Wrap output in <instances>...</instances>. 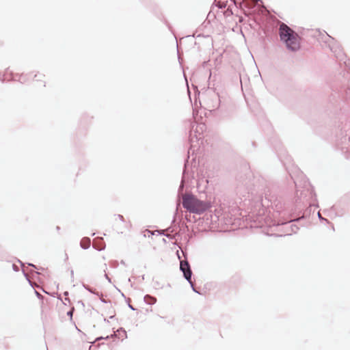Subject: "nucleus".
<instances>
[{
	"instance_id": "nucleus-1",
	"label": "nucleus",
	"mask_w": 350,
	"mask_h": 350,
	"mask_svg": "<svg viewBox=\"0 0 350 350\" xmlns=\"http://www.w3.org/2000/svg\"><path fill=\"white\" fill-rule=\"evenodd\" d=\"M280 38L286 48L291 51H297L300 48V38L298 34L288 27L285 23H282L280 27Z\"/></svg>"
},
{
	"instance_id": "nucleus-2",
	"label": "nucleus",
	"mask_w": 350,
	"mask_h": 350,
	"mask_svg": "<svg viewBox=\"0 0 350 350\" xmlns=\"http://www.w3.org/2000/svg\"><path fill=\"white\" fill-rule=\"evenodd\" d=\"M183 206L188 211L195 214H202L211 206L209 202L202 201L191 194L183 196Z\"/></svg>"
},
{
	"instance_id": "nucleus-3",
	"label": "nucleus",
	"mask_w": 350,
	"mask_h": 350,
	"mask_svg": "<svg viewBox=\"0 0 350 350\" xmlns=\"http://www.w3.org/2000/svg\"><path fill=\"white\" fill-rule=\"evenodd\" d=\"M180 269L183 272L185 279L191 284L193 290L196 291L193 284L191 280V271L188 262L187 261H180Z\"/></svg>"
},
{
	"instance_id": "nucleus-4",
	"label": "nucleus",
	"mask_w": 350,
	"mask_h": 350,
	"mask_svg": "<svg viewBox=\"0 0 350 350\" xmlns=\"http://www.w3.org/2000/svg\"><path fill=\"white\" fill-rule=\"evenodd\" d=\"M249 1H245L243 3V5L245 8L248 9L254 8L258 9L259 8L258 2L261 1V0H250Z\"/></svg>"
},
{
	"instance_id": "nucleus-5",
	"label": "nucleus",
	"mask_w": 350,
	"mask_h": 350,
	"mask_svg": "<svg viewBox=\"0 0 350 350\" xmlns=\"http://www.w3.org/2000/svg\"><path fill=\"white\" fill-rule=\"evenodd\" d=\"M319 40H321L325 42H329L330 40H332L331 36H329L326 32H319Z\"/></svg>"
},
{
	"instance_id": "nucleus-6",
	"label": "nucleus",
	"mask_w": 350,
	"mask_h": 350,
	"mask_svg": "<svg viewBox=\"0 0 350 350\" xmlns=\"http://www.w3.org/2000/svg\"><path fill=\"white\" fill-rule=\"evenodd\" d=\"M145 301L148 304H154L156 303L157 301V299L156 298L153 297H151L150 295H146L145 297Z\"/></svg>"
},
{
	"instance_id": "nucleus-7",
	"label": "nucleus",
	"mask_w": 350,
	"mask_h": 350,
	"mask_svg": "<svg viewBox=\"0 0 350 350\" xmlns=\"http://www.w3.org/2000/svg\"><path fill=\"white\" fill-rule=\"evenodd\" d=\"M117 332H118V334H116V336L118 335L119 337H122V338L126 337V332L125 330L120 329L117 330Z\"/></svg>"
},
{
	"instance_id": "nucleus-8",
	"label": "nucleus",
	"mask_w": 350,
	"mask_h": 350,
	"mask_svg": "<svg viewBox=\"0 0 350 350\" xmlns=\"http://www.w3.org/2000/svg\"><path fill=\"white\" fill-rule=\"evenodd\" d=\"M318 216H319V217L320 219H324L321 217V215L320 213H318Z\"/></svg>"
},
{
	"instance_id": "nucleus-9",
	"label": "nucleus",
	"mask_w": 350,
	"mask_h": 350,
	"mask_svg": "<svg viewBox=\"0 0 350 350\" xmlns=\"http://www.w3.org/2000/svg\"><path fill=\"white\" fill-rule=\"evenodd\" d=\"M183 187V183L182 182L181 185L180 186V189H182Z\"/></svg>"
},
{
	"instance_id": "nucleus-10",
	"label": "nucleus",
	"mask_w": 350,
	"mask_h": 350,
	"mask_svg": "<svg viewBox=\"0 0 350 350\" xmlns=\"http://www.w3.org/2000/svg\"><path fill=\"white\" fill-rule=\"evenodd\" d=\"M239 23L243 22V19H242L241 18H239Z\"/></svg>"
},
{
	"instance_id": "nucleus-11",
	"label": "nucleus",
	"mask_w": 350,
	"mask_h": 350,
	"mask_svg": "<svg viewBox=\"0 0 350 350\" xmlns=\"http://www.w3.org/2000/svg\"><path fill=\"white\" fill-rule=\"evenodd\" d=\"M260 9L262 10V12L263 10L266 11L265 8H261Z\"/></svg>"
},
{
	"instance_id": "nucleus-12",
	"label": "nucleus",
	"mask_w": 350,
	"mask_h": 350,
	"mask_svg": "<svg viewBox=\"0 0 350 350\" xmlns=\"http://www.w3.org/2000/svg\"><path fill=\"white\" fill-rule=\"evenodd\" d=\"M106 278H107L109 281H110V279L108 278V276H107V275H106Z\"/></svg>"
},
{
	"instance_id": "nucleus-13",
	"label": "nucleus",
	"mask_w": 350,
	"mask_h": 350,
	"mask_svg": "<svg viewBox=\"0 0 350 350\" xmlns=\"http://www.w3.org/2000/svg\"><path fill=\"white\" fill-rule=\"evenodd\" d=\"M130 308H131L132 310H134V308H133V306H130Z\"/></svg>"
}]
</instances>
